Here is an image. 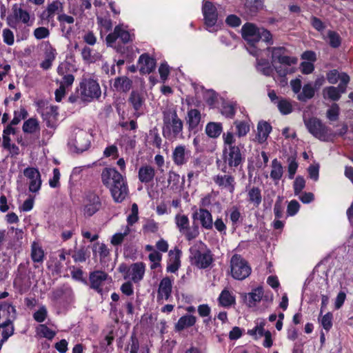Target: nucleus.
<instances>
[{"instance_id": "f257e3e1", "label": "nucleus", "mask_w": 353, "mask_h": 353, "mask_svg": "<svg viewBox=\"0 0 353 353\" xmlns=\"http://www.w3.org/2000/svg\"><path fill=\"white\" fill-rule=\"evenodd\" d=\"M103 183L109 187L113 199H125L128 188L123 176L114 168H106L101 173Z\"/></svg>"}, {"instance_id": "f03ea898", "label": "nucleus", "mask_w": 353, "mask_h": 353, "mask_svg": "<svg viewBox=\"0 0 353 353\" xmlns=\"http://www.w3.org/2000/svg\"><path fill=\"white\" fill-rule=\"evenodd\" d=\"M15 314L16 310L11 304L4 302L0 305V350L3 343L14 334L12 321Z\"/></svg>"}, {"instance_id": "7ed1b4c3", "label": "nucleus", "mask_w": 353, "mask_h": 353, "mask_svg": "<svg viewBox=\"0 0 353 353\" xmlns=\"http://www.w3.org/2000/svg\"><path fill=\"white\" fill-rule=\"evenodd\" d=\"M189 258L191 264L199 269H205L213 262L211 251L201 241L195 243L190 248Z\"/></svg>"}, {"instance_id": "20e7f679", "label": "nucleus", "mask_w": 353, "mask_h": 353, "mask_svg": "<svg viewBox=\"0 0 353 353\" xmlns=\"http://www.w3.org/2000/svg\"><path fill=\"white\" fill-rule=\"evenodd\" d=\"M183 121L179 119L176 110L163 112V134L168 139H176L182 134Z\"/></svg>"}, {"instance_id": "39448f33", "label": "nucleus", "mask_w": 353, "mask_h": 353, "mask_svg": "<svg viewBox=\"0 0 353 353\" xmlns=\"http://www.w3.org/2000/svg\"><path fill=\"white\" fill-rule=\"evenodd\" d=\"M304 124L309 132L321 141H329L334 137L331 130L316 117L304 118Z\"/></svg>"}, {"instance_id": "423d86ee", "label": "nucleus", "mask_w": 353, "mask_h": 353, "mask_svg": "<svg viewBox=\"0 0 353 353\" xmlns=\"http://www.w3.org/2000/svg\"><path fill=\"white\" fill-rule=\"evenodd\" d=\"M252 268L241 255L234 254L230 259V272L236 280H243L251 274Z\"/></svg>"}, {"instance_id": "0eeeda50", "label": "nucleus", "mask_w": 353, "mask_h": 353, "mask_svg": "<svg viewBox=\"0 0 353 353\" xmlns=\"http://www.w3.org/2000/svg\"><path fill=\"white\" fill-rule=\"evenodd\" d=\"M101 88L97 81L88 78L83 79L80 84L79 98L83 101L90 102L101 96Z\"/></svg>"}, {"instance_id": "6e6552de", "label": "nucleus", "mask_w": 353, "mask_h": 353, "mask_svg": "<svg viewBox=\"0 0 353 353\" xmlns=\"http://www.w3.org/2000/svg\"><path fill=\"white\" fill-rule=\"evenodd\" d=\"M272 54V64L273 66L277 63L283 65H296L298 59L294 57L287 54V50L283 47H273L269 48Z\"/></svg>"}, {"instance_id": "1a4fd4ad", "label": "nucleus", "mask_w": 353, "mask_h": 353, "mask_svg": "<svg viewBox=\"0 0 353 353\" xmlns=\"http://www.w3.org/2000/svg\"><path fill=\"white\" fill-rule=\"evenodd\" d=\"M223 161L230 167H237L243 161V157L239 147L223 148Z\"/></svg>"}, {"instance_id": "9d476101", "label": "nucleus", "mask_w": 353, "mask_h": 353, "mask_svg": "<svg viewBox=\"0 0 353 353\" xmlns=\"http://www.w3.org/2000/svg\"><path fill=\"white\" fill-rule=\"evenodd\" d=\"M118 39H119L122 43H128L132 40V36L121 26H117L114 29V32L106 37L107 44L112 46Z\"/></svg>"}, {"instance_id": "9b49d317", "label": "nucleus", "mask_w": 353, "mask_h": 353, "mask_svg": "<svg viewBox=\"0 0 353 353\" xmlns=\"http://www.w3.org/2000/svg\"><path fill=\"white\" fill-rule=\"evenodd\" d=\"M259 30L254 24L245 23L241 28L243 38L251 46L259 41Z\"/></svg>"}, {"instance_id": "f8f14e48", "label": "nucleus", "mask_w": 353, "mask_h": 353, "mask_svg": "<svg viewBox=\"0 0 353 353\" xmlns=\"http://www.w3.org/2000/svg\"><path fill=\"white\" fill-rule=\"evenodd\" d=\"M23 174L29 180V190L32 192L39 191L41 185L39 170L34 168H27L24 170Z\"/></svg>"}, {"instance_id": "ddd939ff", "label": "nucleus", "mask_w": 353, "mask_h": 353, "mask_svg": "<svg viewBox=\"0 0 353 353\" xmlns=\"http://www.w3.org/2000/svg\"><path fill=\"white\" fill-rule=\"evenodd\" d=\"M173 281L170 277H164L159 283L157 291V301L161 303L171 296Z\"/></svg>"}, {"instance_id": "4468645a", "label": "nucleus", "mask_w": 353, "mask_h": 353, "mask_svg": "<svg viewBox=\"0 0 353 353\" xmlns=\"http://www.w3.org/2000/svg\"><path fill=\"white\" fill-rule=\"evenodd\" d=\"M214 181L224 193L232 194L234 190V177L228 174H218L214 177Z\"/></svg>"}, {"instance_id": "2eb2a0df", "label": "nucleus", "mask_w": 353, "mask_h": 353, "mask_svg": "<svg viewBox=\"0 0 353 353\" xmlns=\"http://www.w3.org/2000/svg\"><path fill=\"white\" fill-rule=\"evenodd\" d=\"M191 152L183 145L175 147L172 152V161L178 166L186 164L190 157Z\"/></svg>"}, {"instance_id": "dca6fc26", "label": "nucleus", "mask_w": 353, "mask_h": 353, "mask_svg": "<svg viewBox=\"0 0 353 353\" xmlns=\"http://www.w3.org/2000/svg\"><path fill=\"white\" fill-rule=\"evenodd\" d=\"M145 98L143 92L134 90L131 92L128 103L135 111V114L139 117L142 114L143 107L145 104Z\"/></svg>"}, {"instance_id": "f3484780", "label": "nucleus", "mask_w": 353, "mask_h": 353, "mask_svg": "<svg viewBox=\"0 0 353 353\" xmlns=\"http://www.w3.org/2000/svg\"><path fill=\"white\" fill-rule=\"evenodd\" d=\"M203 13L205 25L208 28L213 27L217 21L216 9L210 1H205L203 6Z\"/></svg>"}, {"instance_id": "a211bd4d", "label": "nucleus", "mask_w": 353, "mask_h": 353, "mask_svg": "<svg viewBox=\"0 0 353 353\" xmlns=\"http://www.w3.org/2000/svg\"><path fill=\"white\" fill-rule=\"evenodd\" d=\"M108 279V275L105 272L97 270L91 272L89 276L90 288L101 293V286Z\"/></svg>"}, {"instance_id": "6ab92c4d", "label": "nucleus", "mask_w": 353, "mask_h": 353, "mask_svg": "<svg viewBox=\"0 0 353 353\" xmlns=\"http://www.w3.org/2000/svg\"><path fill=\"white\" fill-rule=\"evenodd\" d=\"M12 12L14 19L18 21L31 26L34 21V17H31L30 13L23 10L21 6L14 4L12 7Z\"/></svg>"}, {"instance_id": "aec40b11", "label": "nucleus", "mask_w": 353, "mask_h": 353, "mask_svg": "<svg viewBox=\"0 0 353 353\" xmlns=\"http://www.w3.org/2000/svg\"><path fill=\"white\" fill-rule=\"evenodd\" d=\"M139 71L141 74H149L156 68L155 60L150 57L148 54H141L138 60Z\"/></svg>"}, {"instance_id": "412c9836", "label": "nucleus", "mask_w": 353, "mask_h": 353, "mask_svg": "<svg viewBox=\"0 0 353 353\" xmlns=\"http://www.w3.org/2000/svg\"><path fill=\"white\" fill-rule=\"evenodd\" d=\"M42 117L46 122L48 127L54 128L57 126L58 120L57 107L50 105L47 106L42 112Z\"/></svg>"}, {"instance_id": "4be33fe9", "label": "nucleus", "mask_w": 353, "mask_h": 353, "mask_svg": "<svg viewBox=\"0 0 353 353\" xmlns=\"http://www.w3.org/2000/svg\"><path fill=\"white\" fill-rule=\"evenodd\" d=\"M154 168L148 164L141 165L138 171L139 180L143 183H150L153 181L155 176Z\"/></svg>"}, {"instance_id": "5701e85b", "label": "nucleus", "mask_w": 353, "mask_h": 353, "mask_svg": "<svg viewBox=\"0 0 353 353\" xmlns=\"http://www.w3.org/2000/svg\"><path fill=\"white\" fill-rule=\"evenodd\" d=\"M145 265L141 263H135L130 265L128 270V276L134 283L141 281L145 274Z\"/></svg>"}, {"instance_id": "b1692460", "label": "nucleus", "mask_w": 353, "mask_h": 353, "mask_svg": "<svg viewBox=\"0 0 353 353\" xmlns=\"http://www.w3.org/2000/svg\"><path fill=\"white\" fill-rule=\"evenodd\" d=\"M193 218L199 220L203 228L206 229L212 228V217L209 211L204 209H199L194 213Z\"/></svg>"}, {"instance_id": "393cba45", "label": "nucleus", "mask_w": 353, "mask_h": 353, "mask_svg": "<svg viewBox=\"0 0 353 353\" xmlns=\"http://www.w3.org/2000/svg\"><path fill=\"white\" fill-rule=\"evenodd\" d=\"M345 92V87L342 85L337 87L329 86L323 90V97L334 101L339 100L341 94Z\"/></svg>"}, {"instance_id": "a878e982", "label": "nucleus", "mask_w": 353, "mask_h": 353, "mask_svg": "<svg viewBox=\"0 0 353 353\" xmlns=\"http://www.w3.org/2000/svg\"><path fill=\"white\" fill-rule=\"evenodd\" d=\"M272 130L271 125L266 121H260L257 125V134L256 139L262 143L265 142Z\"/></svg>"}, {"instance_id": "bb28decb", "label": "nucleus", "mask_w": 353, "mask_h": 353, "mask_svg": "<svg viewBox=\"0 0 353 353\" xmlns=\"http://www.w3.org/2000/svg\"><path fill=\"white\" fill-rule=\"evenodd\" d=\"M86 138L87 134L83 130H79L76 134L73 145L78 151L83 152L88 148L89 142Z\"/></svg>"}, {"instance_id": "cd10ccee", "label": "nucleus", "mask_w": 353, "mask_h": 353, "mask_svg": "<svg viewBox=\"0 0 353 353\" xmlns=\"http://www.w3.org/2000/svg\"><path fill=\"white\" fill-rule=\"evenodd\" d=\"M31 259L34 263H42L44 260V251L40 244L36 241L31 245Z\"/></svg>"}, {"instance_id": "c85d7f7f", "label": "nucleus", "mask_w": 353, "mask_h": 353, "mask_svg": "<svg viewBox=\"0 0 353 353\" xmlns=\"http://www.w3.org/2000/svg\"><path fill=\"white\" fill-rule=\"evenodd\" d=\"M263 296L262 288L259 287L254 289L251 292L245 294V299L249 307H253L259 302Z\"/></svg>"}, {"instance_id": "c756f323", "label": "nucleus", "mask_w": 353, "mask_h": 353, "mask_svg": "<svg viewBox=\"0 0 353 353\" xmlns=\"http://www.w3.org/2000/svg\"><path fill=\"white\" fill-rule=\"evenodd\" d=\"M62 9V3L59 1H54L48 6L46 10L43 12V17L50 21L57 13L61 11Z\"/></svg>"}, {"instance_id": "7c9ffc66", "label": "nucleus", "mask_w": 353, "mask_h": 353, "mask_svg": "<svg viewBox=\"0 0 353 353\" xmlns=\"http://www.w3.org/2000/svg\"><path fill=\"white\" fill-rule=\"evenodd\" d=\"M256 325L252 329L248 330V334L252 336L254 339L257 340L260 339L265 333L264 327L265 325V321L263 319L257 320Z\"/></svg>"}, {"instance_id": "2f4dec72", "label": "nucleus", "mask_w": 353, "mask_h": 353, "mask_svg": "<svg viewBox=\"0 0 353 353\" xmlns=\"http://www.w3.org/2000/svg\"><path fill=\"white\" fill-rule=\"evenodd\" d=\"M219 305L224 307H228L235 303V296L228 290H223L218 299Z\"/></svg>"}, {"instance_id": "473e14b6", "label": "nucleus", "mask_w": 353, "mask_h": 353, "mask_svg": "<svg viewBox=\"0 0 353 353\" xmlns=\"http://www.w3.org/2000/svg\"><path fill=\"white\" fill-rule=\"evenodd\" d=\"M283 174V167L276 159L272 161L271 163V179L277 183L282 177Z\"/></svg>"}, {"instance_id": "72a5a7b5", "label": "nucleus", "mask_w": 353, "mask_h": 353, "mask_svg": "<svg viewBox=\"0 0 353 353\" xmlns=\"http://www.w3.org/2000/svg\"><path fill=\"white\" fill-rule=\"evenodd\" d=\"M132 81L127 77H120L114 79V88L119 92H128L132 87Z\"/></svg>"}, {"instance_id": "f704fd0d", "label": "nucleus", "mask_w": 353, "mask_h": 353, "mask_svg": "<svg viewBox=\"0 0 353 353\" xmlns=\"http://www.w3.org/2000/svg\"><path fill=\"white\" fill-rule=\"evenodd\" d=\"M315 88L311 83H306L302 88V92L297 95V99L301 101H307L315 94Z\"/></svg>"}, {"instance_id": "c9c22d12", "label": "nucleus", "mask_w": 353, "mask_h": 353, "mask_svg": "<svg viewBox=\"0 0 353 353\" xmlns=\"http://www.w3.org/2000/svg\"><path fill=\"white\" fill-rule=\"evenodd\" d=\"M201 121V113L198 110L191 109L188 112L187 123L190 130L195 129Z\"/></svg>"}, {"instance_id": "e433bc0d", "label": "nucleus", "mask_w": 353, "mask_h": 353, "mask_svg": "<svg viewBox=\"0 0 353 353\" xmlns=\"http://www.w3.org/2000/svg\"><path fill=\"white\" fill-rule=\"evenodd\" d=\"M179 254V250H176V252L172 250L170 251V261L167 267L168 272L174 273L178 270L180 265Z\"/></svg>"}, {"instance_id": "4c0bfd02", "label": "nucleus", "mask_w": 353, "mask_h": 353, "mask_svg": "<svg viewBox=\"0 0 353 353\" xmlns=\"http://www.w3.org/2000/svg\"><path fill=\"white\" fill-rule=\"evenodd\" d=\"M222 130L221 123L210 122L205 127V133L211 138H217L221 134Z\"/></svg>"}, {"instance_id": "58836bf2", "label": "nucleus", "mask_w": 353, "mask_h": 353, "mask_svg": "<svg viewBox=\"0 0 353 353\" xmlns=\"http://www.w3.org/2000/svg\"><path fill=\"white\" fill-rule=\"evenodd\" d=\"M22 129L25 133H36L40 130L39 121L37 119L30 118L23 123Z\"/></svg>"}, {"instance_id": "ea45409f", "label": "nucleus", "mask_w": 353, "mask_h": 353, "mask_svg": "<svg viewBox=\"0 0 353 353\" xmlns=\"http://www.w3.org/2000/svg\"><path fill=\"white\" fill-rule=\"evenodd\" d=\"M196 322V318L192 315H185L181 317L176 323L175 327L180 331L186 327L192 326Z\"/></svg>"}, {"instance_id": "a19ab883", "label": "nucleus", "mask_w": 353, "mask_h": 353, "mask_svg": "<svg viewBox=\"0 0 353 353\" xmlns=\"http://www.w3.org/2000/svg\"><path fill=\"white\" fill-rule=\"evenodd\" d=\"M81 57L84 61L94 63L100 59L101 55L97 52H93V50L88 47H84L81 50Z\"/></svg>"}, {"instance_id": "79ce46f5", "label": "nucleus", "mask_w": 353, "mask_h": 353, "mask_svg": "<svg viewBox=\"0 0 353 353\" xmlns=\"http://www.w3.org/2000/svg\"><path fill=\"white\" fill-rule=\"evenodd\" d=\"M274 68L279 76L284 77L288 74H293L296 71L294 65L279 64L274 66Z\"/></svg>"}, {"instance_id": "37998d69", "label": "nucleus", "mask_w": 353, "mask_h": 353, "mask_svg": "<svg viewBox=\"0 0 353 353\" xmlns=\"http://www.w3.org/2000/svg\"><path fill=\"white\" fill-rule=\"evenodd\" d=\"M130 232V228L128 225H125L122 228L121 232H117L114 234L111 239V243L114 245H120L124 238L128 236Z\"/></svg>"}, {"instance_id": "c03bdc74", "label": "nucleus", "mask_w": 353, "mask_h": 353, "mask_svg": "<svg viewBox=\"0 0 353 353\" xmlns=\"http://www.w3.org/2000/svg\"><path fill=\"white\" fill-rule=\"evenodd\" d=\"M37 332L39 336L49 340L52 339L56 335V332L52 330L44 324H41L37 326Z\"/></svg>"}, {"instance_id": "a18cd8bd", "label": "nucleus", "mask_w": 353, "mask_h": 353, "mask_svg": "<svg viewBox=\"0 0 353 353\" xmlns=\"http://www.w3.org/2000/svg\"><path fill=\"white\" fill-rule=\"evenodd\" d=\"M16 130L14 128L10 125H8L3 132V147L4 148H11V139L10 138V134H14Z\"/></svg>"}, {"instance_id": "49530a36", "label": "nucleus", "mask_w": 353, "mask_h": 353, "mask_svg": "<svg viewBox=\"0 0 353 353\" xmlns=\"http://www.w3.org/2000/svg\"><path fill=\"white\" fill-rule=\"evenodd\" d=\"M101 204L99 200H90V203L84 208V214L92 216L100 208Z\"/></svg>"}, {"instance_id": "de8ad7c7", "label": "nucleus", "mask_w": 353, "mask_h": 353, "mask_svg": "<svg viewBox=\"0 0 353 353\" xmlns=\"http://www.w3.org/2000/svg\"><path fill=\"white\" fill-rule=\"evenodd\" d=\"M28 117V112L24 108H20L19 110L14 111V117L9 125H15L19 123L22 119H25Z\"/></svg>"}, {"instance_id": "09e8293b", "label": "nucleus", "mask_w": 353, "mask_h": 353, "mask_svg": "<svg viewBox=\"0 0 353 353\" xmlns=\"http://www.w3.org/2000/svg\"><path fill=\"white\" fill-rule=\"evenodd\" d=\"M278 109L283 114H290L292 111L291 103L287 99H281L277 104Z\"/></svg>"}, {"instance_id": "8fccbe9b", "label": "nucleus", "mask_w": 353, "mask_h": 353, "mask_svg": "<svg viewBox=\"0 0 353 353\" xmlns=\"http://www.w3.org/2000/svg\"><path fill=\"white\" fill-rule=\"evenodd\" d=\"M234 125L236 128V134L239 137H244L250 131V125L244 121H235Z\"/></svg>"}, {"instance_id": "3c124183", "label": "nucleus", "mask_w": 353, "mask_h": 353, "mask_svg": "<svg viewBox=\"0 0 353 353\" xmlns=\"http://www.w3.org/2000/svg\"><path fill=\"white\" fill-rule=\"evenodd\" d=\"M139 210L138 206L136 203H133L131 208V212L128 216L127 218V222L128 225L130 227V225H132L135 223H137L139 220L138 216Z\"/></svg>"}, {"instance_id": "603ef678", "label": "nucleus", "mask_w": 353, "mask_h": 353, "mask_svg": "<svg viewBox=\"0 0 353 353\" xmlns=\"http://www.w3.org/2000/svg\"><path fill=\"white\" fill-rule=\"evenodd\" d=\"M175 220L176 225L181 232H183L188 228L189 220L185 215H177Z\"/></svg>"}, {"instance_id": "864d4df0", "label": "nucleus", "mask_w": 353, "mask_h": 353, "mask_svg": "<svg viewBox=\"0 0 353 353\" xmlns=\"http://www.w3.org/2000/svg\"><path fill=\"white\" fill-rule=\"evenodd\" d=\"M93 252H98L101 259H104L109 254V250L104 243H95L93 245Z\"/></svg>"}, {"instance_id": "5fc2aeb1", "label": "nucleus", "mask_w": 353, "mask_h": 353, "mask_svg": "<svg viewBox=\"0 0 353 353\" xmlns=\"http://www.w3.org/2000/svg\"><path fill=\"white\" fill-rule=\"evenodd\" d=\"M3 42L8 46H12L14 43V35L13 32L9 28H5L2 32Z\"/></svg>"}, {"instance_id": "6e6d98bb", "label": "nucleus", "mask_w": 353, "mask_h": 353, "mask_svg": "<svg viewBox=\"0 0 353 353\" xmlns=\"http://www.w3.org/2000/svg\"><path fill=\"white\" fill-rule=\"evenodd\" d=\"M327 37L329 43L333 48H337L341 45V37L338 33L334 31H328Z\"/></svg>"}, {"instance_id": "4d7b16f0", "label": "nucleus", "mask_w": 353, "mask_h": 353, "mask_svg": "<svg viewBox=\"0 0 353 353\" xmlns=\"http://www.w3.org/2000/svg\"><path fill=\"white\" fill-rule=\"evenodd\" d=\"M33 35L38 40L46 39L50 36V30L46 27H39L34 29Z\"/></svg>"}, {"instance_id": "13d9d810", "label": "nucleus", "mask_w": 353, "mask_h": 353, "mask_svg": "<svg viewBox=\"0 0 353 353\" xmlns=\"http://www.w3.org/2000/svg\"><path fill=\"white\" fill-rule=\"evenodd\" d=\"M257 70L265 76H270L272 73V69L266 61H259Z\"/></svg>"}, {"instance_id": "bf43d9fd", "label": "nucleus", "mask_w": 353, "mask_h": 353, "mask_svg": "<svg viewBox=\"0 0 353 353\" xmlns=\"http://www.w3.org/2000/svg\"><path fill=\"white\" fill-rule=\"evenodd\" d=\"M87 257V250L84 247H81L79 250H76L72 256V258L76 262H84Z\"/></svg>"}, {"instance_id": "052dcab7", "label": "nucleus", "mask_w": 353, "mask_h": 353, "mask_svg": "<svg viewBox=\"0 0 353 353\" xmlns=\"http://www.w3.org/2000/svg\"><path fill=\"white\" fill-rule=\"evenodd\" d=\"M56 50L49 42L45 43L44 59L54 61L56 57Z\"/></svg>"}, {"instance_id": "680f3d73", "label": "nucleus", "mask_w": 353, "mask_h": 353, "mask_svg": "<svg viewBox=\"0 0 353 353\" xmlns=\"http://www.w3.org/2000/svg\"><path fill=\"white\" fill-rule=\"evenodd\" d=\"M288 172L290 179H293L298 168V163L294 158L290 157L288 160Z\"/></svg>"}, {"instance_id": "e2e57ef3", "label": "nucleus", "mask_w": 353, "mask_h": 353, "mask_svg": "<svg viewBox=\"0 0 353 353\" xmlns=\"http://www.w3.org/2000/svg\"><path fill=\"white\" fill-rule=\"evenodd\" d=\"M47 309L45 306L41 307L37 312H35L33 314L34 319L39 322H43L47 317Z\"/></svg>"}, {"instance_id": "0e129e2a", "label": "nucleus", "mask_w": 353, "mask_h": 353, "mask_svg": "<svg viewBox=\"0 0 353 353\" xmlns=\"http://www.w3.org/2000/svg\"><path fill=\"white\" fill-rule=\"evenodd\" d=\"M339 114V107L336 103H333L327 112V117L330 121H336Z\"/></svg>"}, {"instance_id": "69168bd1", "label": "nucleus", "mask_w": 353, "mask_h": 353, "mask_svg": "<svg viewBox=\"0 0 353 353\" xmlns=\"http://www.w3.org/2000/svg\"><path fill=\"white\" fill-rule=\"evenodd\" d=\"M321 323L322 327L327 331L330 330L332 326V314L330 312H327L323 316Z\"/></svg>"}, {"instance_id": "338daca9", "label": "nucleus", "mask_w": 353, "mask_h": 353, "mask_svg": "<svg viewBox=\"0 0 353 353\" xmlns=\"http://www.w3.org/2000/svg\"><path fill=\"white\" fill-rule=\"evenodd\" d=\"M224 148L236 147L233 144L235 143V139L232 132H228L223 135Z\"/></svg>"}, {"instance_id": "774afa93", "label": "nucleus", "mask_w": 353, "mask_h": 353, "mask_svg": "<svg viewBox=\"0 0 353 353\" xmlns=\"http://www.w3.org/2000/svg\"><path fill=\"white\" fill-rule=\"evenodd\" d=\"M305 181L302 176H297L294 182V192L298 194L304 188Z\"/></svg>"}]
</instances>
